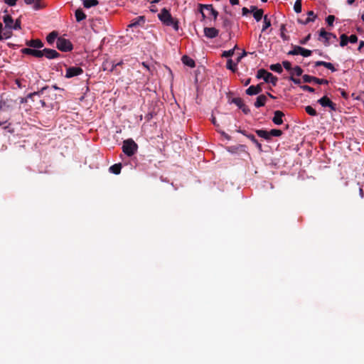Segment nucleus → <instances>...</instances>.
Instances as JSON below:
<instances>
[{
  "mask_svg": "<svg viewBox=\"0 0 364 364\" xmlns=\"http://www.w3.org/2000/svg\"><path fill=\"white\" fill-rule=\"evenodd\" d=\"M257 77L258 79H263L266 82L271 83L274 86L277 85L278 81V78L276 76L264 69H259L257 71Z\"/></svg>",
  "mask_w": 364,
  "mask_h": 364,
  "instance_id": "nucleus-3",
  "label": "nucleus"
},
{
  "mask_svg": "<svg viewBox=\"0 0 364 364\" xmlns=\"http://www.w3.org/2000/svg\"><path fill=\"white\" fill-rule=\"evenodd\" d=\"M284 116V114L282 111L277 110L274 113L272 122L277 125L282 124L283 123L282 117Z\"/></svg>",
  "mask_w": 364,
  "mask_h": 364,
  "instance_id": "nucleus-16",
  "label": "nucleus"
},
{
  "mask_svg": "<svg viewBox=\"0 0 364 364\" xmlns=\"http://www.w3.org/2000/svg\"><path fill=\"white\" fill-rule=\"evenodd\" d=\"M270 26H271L270 20L267 18V16H264L262 31L264 32L266 29H267Z\"/></svg>",
  "mask_w": 364,
  "mask_h": 364,
  "instance_id": "nucleus-32",
  "label": "nucleus"
},
{
  "mask_svg": "<svg viewBox=\"0 0 364 364\" xmlns=\"http://www.w3.org/2000/svg\"><path fill=\"white\" fill-rule=\"evenodd\" d=\"M319 37L320 38H318V40H321V38H323V43L325 44V46L329 45L330 37L336 38V35H333L331 33H328V32L326 31L324 28L321 29L320 33H319Z\"/></svg>",
  "mask_w": 364,
  "mask_h": 364,
  "instance_id": "nucleus-10",
  "label": "nucleus"
},
{
  "mask_svg": "<svg viewBox=\"0 0 364 364\" xmlns=\"http://www.w3.org/2000/svg\"><path fill=\"white\" fill-rule=\"evenodd\" d=\"M282 65L284 66V68L287 70H292V68H291V64L290 62L287 61V60H285V61H283L282 62Z\"/></svg>",
  "mask_w": 364,
  "mask_h": 364,
  "instance_id": "nucleus-45",
  "label": "nucleus"
},
{
  "mask_svg": "<svg viewBox=\"0 0 364 364\" xmlns=\"http://www.w3.org/2000/svg\"><path fill=\"white\" fill-rule=\"evenodd\" d=\"M237 48V45L235 46V47L229 50H225L223 51L222 54V57L224 58H229L234 55L235 50Z\"/></svg>",
  "mask_w": 364,
  "mask_h": 364,
  "instance_id": "nucleus-33",
  "label": "nucleus"
},
{
  "mask_svg": "<svg viewBox=\"0 0 364 364\" xmlns=\"http://www.w3.org/2000/svg\"><path fill=\"white\" fill-rule=\"evenodd\" d=\"M307 15H308V18L304 21H302L301 20L299 19L298 22L301 24L306 25L310 22L314 21L317 17V16L314 14V12L313 11H308Z\"/></svg>",
  "mask_w": 364,
  "mask_h": 364,
  "instance_id": "nucleus-19",
  "label": "nucleus"
},
{
  "mask_svg": "<svg viewBox=\"0 0 364 364\" xmlns=\"http://www.w3.org/2000/svg\"><path fill=\"white\" fill-rule=\"evenodd\" d=\"M294 10L296 13L299 14L301 12V1L296 0L294 5Z\"/></svg>",
  "mask_w": 364,
  "mask_h": 364,
  "instance_id": "nucleus-35",
  "label": "nucleus"
},
{
  "mask_svg": "<svg viewBox=\"0 0 364 364\" xmlns=\"http://www.w3.org/2000/svg\"><path fill=\"white\" fill-rule=\"evenodd\" d=\"M281 37H282L284 40H286V36L284 35V32H283V33H281Z\"/></svg>",
  "mask_w": 364,
  "mask_h": 364,
  "instance_id": "nucleus-64",
  "label": "nucleus"
},
{
  "mask_svg": "<svg viewBox=\"0 0 364 364\" xmlns=\"http://www.w3.org/2000/svg\"><path fill=\"white\" fill-rule=\"evenodd\" d=\"M183 65H187L190 68H194L196 63L193 59L188 57V55H183Z\"/></svg>",
  "mask_w": 364,
  "mask_h": 364,
  "instance_id": "nucleus-23",
  "label": "nucleus"
},
{
  "mask_svg": "<svg viewBox=\"0 0 364 364\" xmlns=\"http://www.w3.org/2000/svg\"><path fill=\"white\" fill-rule=\"evenodd\" d=\"M312 51L311 50L306 49L303 47L295 46L293 49L288 52L289 55H301L304 57H309L311 55Z\"/></svg>",
  "mask_w": 364,
  "mask_h": 364,
  "instance_id": "nucleus-5",
  "label": "nucleus"
},
{
  "mask_svg": "<svg viewBox=\"0 0 364 364\" xmlns=\"http://www.w3.org/2000/svg\"><path fill=\"white\" fill-rule=\"evenodd\" d=\"M310 38H311V34H309L304 39L300 41V43L301 44H306Z\"/></svg>",
  "mask_w": 364,
  "mask_h": 364,
  "instance_id": "nucleus-50",
  "label": "nucleus"
},
{
  "mask_svg": "<svg viewBox=\"0 0 364 364\" xmlns=\"http://www.w3.org/2000/svg\"><path fill=\"white\" fill-rule=\"evenodd\" d=\"M56 47L58 50L68 52L73 49V45L71 42L64 38H58L56 41Z\"/></svg>",
  "mask_w": 364,
  "mask_h": 364,
  "instance_id": "nucleus-4",
  "label": "nucleus"
},
{
  "mask_svg": "<svg viewBox=\"0 0 364 364\" xmlns=\"http://www.w3.org/2000/svg\"><path fill=\"white\" fill-rule=\"evenodd\" d=\"M223 27L225 28L226 29L230 28V26H231L230 20H229L228 18H223Z\"/></svg>",
  "mask_w": 364,
  "mask_h": 364,
  "instance_id": "nucleus-42",
  "label": "nucleus"
},
{
  "mask_svg": "<svg viewBox=\"0 0 364 364\" xmlns=\"http://www.w3.org/2000/svg\"><path fill=\"white\" fill-rule=\"evenodd\" d=\"M43 51V55H45L48 59H53L58 58L60 54L53 49L45 48L42 50Z\"/></svg>",
  "mask_w": 364,
  "mask_h": 364,
  "instance_id": "nucleus-15",
  "label": "nucleus"
},
{
  "mask_svg": "<svg viewBox=\"0 0 364 364\" xmlns=\"http://www.w3.org/2000/svg\"><path fill=\"white\" fill-rule=\"evenodd\" d=\"M302 78H303L304 82H307V83L314 82H316L319 85H322V84L328 85V81L326 79H320V78H317L316 77L310 76L308 75H303Z\"/></svg>",
  "mask_w": 364,
  "mask_h": 364,
  "instance_id": "nucleus-8",
  "label": "nucleus"
},
{
  "mask_svg": "<svg viewBox=\"0 0 364 364\" xmlns=\"http://www.w3.org/2000/svg\"><path fill=\"white\" fill-rule=\"evenodd\" d=\"M340 38H341V42H340L341 46L343 47L348 44V42L349 41L348 37L346 34H342Z\"/></svg>",
  "mask_w": 364,
  "mask_h": 364,
  "instance_id": "nucleus-38",
  "label": "nucleus"
},
{
  "mask_svg": "<svg viewBox=\"0 0 364 364\" xmlns=\"http://www.w3.org/2000/svg\"><path fill=\"white\" fill-rule=\"evenodd\" d=\"M48 87H43L39 92H34L33 93H30L28 95V97H33V95H40V94H42L43 93L44 90H46Z\"/></svg>",
  "mask_w": 364,
  "mask_h": 364,
  "instance_id": "nucleus-47",
  "label": "nucleus"
},
{
  "mask_svg": "<svg viewBox=\"0 0 364 364\" xmlns=\"http://www.w3.org/2000/svg\"><path fill=\"white\" fill-rule=\"evenodd\" d=\"M75 16L76 18V21L80 22L86 18L85 14L82 11L81 9H78L75 11Z\"/></svg>",
  "mask_w": 364,
  "mask_h": 364,
  "instance_id": "nucleus-24",
  "label": "nucleus"
},
{
  "mask_svg": "<svg viewBox=\"0 0 364 364\" xmlns=\"http://www.w3.org/2000/svg\"><path fill=\"white\" fill-rule=\"evenodd\" d=\"M150 11L151 12H156V9L154 7V5L152 4L151 6V9H150Z\"/></svg>",
  "mask_w": 364,
  "mask_h": 364,
  "instance_id": "nucleus-61",
  "label": "nucleus"
},
{
  "mask_svg": "<svg viewBox=\"0 0 364 364\" xmlns=\"http://www.w3.org/2000/svg\"><path fill=\"white\" fill-rule=\"evenodd\" d=\"M212 123H213L215 126H216V127H218V124H217V122H216L215 117H212Z\"/></svg>",
  "mask_w": 364,
  "mask_h": 364,
  "instance_id": "nucleus-60",
  "label": "nucleus"
},
{
  "mask_svg": "<svg viewBox=\"0 0 364 364\" xmlns=\"http://www.w3.org/2000/svg\"><path fill=\"white\" fill-rule=\"evenodd\" d=\"M137 149L138 145L133 139H129L124 141L122 151L127 156H133L137 151Z\"/></svg>",
  "mask_w": 364,
  "mask_h": 364,
  "instance_id": "nucleus-2",
  "label": "nucleus"
},
{
  "mask_svg": "<svg viewBox=\"0 0 364 364\" xmlns=\"http://www.w3.org/2000/svg\"><path fill=\"white\" fill-rule=\"evenodd\" d=\"M290 80H292L295 84H299L300 83V80L295 79L292 76L290 77Z\"/></svg>",
  "mask_w": 364,
  "mask_h": 364,
  "instance_id": "nucleus-54",
  "label": "nucleus"
},
{
  "mask_svg": "<svg viewBox=\"0 0 364 364\" xmlns=\"http://www.w3.org/2000/svg\"><path fill=\"white\" fill-rule=\"evenodd\" d=\"M240 109L245 114H248L250 112V109L245 104Z\"/></svg>",
  "mask_w": 364,
  "mask_h": 364,
  "instance_id": "nucleus-51",
  "label": "nucleus"
},
{
  "mask_svg": "<svg viewBox=\"0 0 364 364\" xmlns=\"http://www.w3.org/2000/svg\"><path fill=\"white\" fill-rule=\"evenodd\" d=\"M226 67L228 69L235 73L237 70V63H233L232 59H228L227 61Z\"/></svg>",
  "mask_w": 364,
  "mask_h": 364,
  "instance_id": "nucleus-30",
  "label": "nucleus"
},
{
  "mask_svg": "<svg viewBox=\"0 0 364 364\" xmlns=\"http://www.w3.org/2000/svg\"><path fill=\"white\" fill-rule=\"evenodd\" d=\"M4 23H5V28L11 31L14 30V19L9 15H6L3 17Z\"/></svg>",
  "mask_w": 364,
  "mask_h": 364,
  "instance_id": "nucleus-17",
  "label": "nucleus"
},
{
  "mask_svg": "<svg viewBox=\"0 0 364 364\" xmlns=\"http://www.w3.org/2000/svg\"><path fill=\"white\" fill-rule=\"evenodd\" d=\"M21 22L20 18H17L15 22H14V30H20L21 28Z\"/></svg>",
  "mask_w": 364,
  "mask_h": 364,
  "instance_id": "nucleus-44",
  "label": "nucleus"
},
{
  "mask_svg": "<svg viewBox=\"0 0 364 364\" xmlns=\"http://www.w3.org/2000/svg\"><path fill=\"white\" fill-rule=\"evenodd\" d=\"M250 81H251V79H250V78L247 79V80L244 82V85H245V86L248 85L250 83Z\"/></svg>",
  "mask_w": 364,
  "mask_h": 364,
  "instance_id": "nucleus-59",
  "label": "nucleus"
},
{
  "mask_svg": "<svg viewBox=\"0 0 364 364\" xmlns=\"http://www.w3.org/2000/svg\"><path fill=\"white\" fill-rule=\"evenodd\" d=\"M280 30H281V33H283L284 31V30H285V26L284 25H282Z\"/></svg>",
  "mask_w": 364,
  "mask_h": 364,
  "instance_id": "nucleus-62",
  "label": "nucleus"
},
{
  "mask_svg": "<svg viewBox=\"0 0 364 364\" xmlns=\"http://www.w3.org/2000/svg\"><path fill=\"white\" fill-rule=\"evenodd\" d=\"M348 41L350 43H355L358 41V37L356 35H350V37L348 38Z\"/></svg>",
  "mask_w": 364,
  "mask_h": 364,
  "instance_id": "nucleus-48",
  "label": "nucleus"
},
{
  "mask_svg": "<svg viewBox=\"0 0 364 364\" xmlns=\"http://www.w3.org/2000/svg\"><path fill=\"white\" fill-rule=\"evenodd\" d=\"M200 11L203 18L206 17V15L203 11L204 9L207 11L208 15L213 16L215 20L217 18L218 12L213 9L212 4H200Z\"/></svg>",
  "mask_w": 364,
  "mask_h": 364,
  "instance_id": "nucleus-6",
  "label": "nucleus"
},
{
  "mask_svg": "<svg viewBox=\"0 0 364 364\" xmlns=\"http://www.w3.org/2000/svg\"><path fill=\"white\" fill-rule=\"evenodd\" d=\"M363 46H364V41H360L359 42V46H358V50H361V48H362Z\"/></svg>",
  "mask_w": 364,
  "mask_h": 364,
  "instance_id": "nucleus-56",
  "label": "nucleus"
},
{
  "mask_svg": "<svg viewBox=\"0 0 364 364\" xmlns=\"http://www.w3.org/2000/svg\"><path fill=\"white\" fill-rule=\"evenodd\" d=\"M121 164H115L109 167V171L114 174H119L121 171Z\"/></svg>",
  "mask_w": 364,
  "mask_h": 364,
  "instance_id": "nucleus-28",
  "label": "nucleus"
},
{
  "mask_svg": "<svg viewBox=\"0 0 364 364\" xmlns=\"http://www.w3.org/2000/svg\"><path fill=\"white\" fill-rule=\"evenodd\" d=\"M256 134L259 136V137H262V138H264V139L266 140H269L270 139V134H269V132H267L266 130H262V129H258V130H256Z\"/></svg>",
  "mask_w": 364,
  "mask_h": 364,
  "instance_id": "nucleus-26",
  "label": "nucleus"
},
{
  "mask_svg": "<svg viewBox=\"0 0 364 364\" xmlns=\"http://www.w3.org/2000/svg\"><path fill=\"white\" fill-rule=\"evenodd\" d=\"M300 87L304 91H308L310 92H314V89L309 85H301Z\"/></svg>",
  "mask_w": 364,
  "mask_h": 364,
  "instance_id": "nucleus-46",
  "label": "nucleus"
},
{
  "mask_svg": "<svg viewBox=\"0 0 364 364\" xmlns=\"http://www.w3.org/2000/svg\"><path fill=\"white\" fill-rule=\"evenodd\" d=\"M243 134H245L251 141H252L258 148L259 151H262V144L257 140L255 136L253 134H245L244 132H242Z\"/></svg>",
  "mask_w": 364,
  "mask_h": 364,
  "instance_id": "nucleus-27",
  "label": "nucleus"
},
{
  "mask_svg": "<svg viewBox=\"0 0 364 364\" xmlns=\"http://www.w3.org/2000/svg\"><path fill=\"white\" fill-rule=\"evenodd\" d=\"M3 121H0V126L7 122V121L10 119V114L7 117H3Z\"/></svg>",
  "mask_w": 364,
  "mask_h": 364,
  "instance_id": "nucleus-52",
  "label": "nucleus"
},
{
  "mask_svg": "<svg viewBox=\"0 0 364 364\" xmlns=\"http://www.w3.org/2000/svg\"><path fill=\"white\" fill-rule=\"evenodd\" d=\"M21 52L23 54L31 55H33V56L36 57V58H41V57L43 56V51L39 50L33 49V48H23L21 50Z\"/></svg>",
  "mask_w": 364,
  "mask_h": 364,
  "instance_id": "nucleus-11",
  "label": "nucleus"
},
{
  "mask_svg": "<svg viewBox=\"0 0 364 364\" xmlns=\"http://www.w3.org/2000/svg\"><path fill=\"white\" fill-rule=\"evenodd\" d=\"M242 13L243 16H246L250 13V10L246 7H243L242 9Z\"/></svg>",
  "mask_w": 364,
  "mask_h": 364,
  "instance_id": "nucleus-53",
  "label": "nucleus"
},
{
  "mask_svg": "<svg viewBox=\"0 0 364 364\" xmlns=\"http://www.w3.org/2000/svg\"><path fill=\"white\" fill-rule=\"evenodd\" d=\"M232 102L235 104L240 109L244 105L243 100L240 97L233 98Z\"/></svg>",
  "mask_w": 364,
  "mask_h": 364,
  "instance_id": "nucleus-37",
  "label": "nucleus"
},
{
  "mask_svg": "<svg viewBox=\"0 0 364 364\" xmlns=\"http://www.w3.org/2000/svg\"><path fill=\"white\" fill-rule=\"evenodd\" d=\"M4 2L10 6H14L16 4L18 0H4Z\"/></svg>",
  "mask_w": 364,
  "mask_h": 364,
  "instance_id": "nucleus-49",
  "label": "nucleus"
},
{
  "mask_svg": "<svg viewBox=\"0 0 364 364\" xmlns=\"http://www.w3.org/2000/svg\"><path fill=\"white\" fill-rule=\"evenodd\" d=\"M270 137L272 136H280L282 134V132L280 129H273L269 132Z\"/></svg>",
  "mask_w": 364,
  "mask_h": 364,
  "instance_id": "nucleus-41",
  "label": "nucleus"
},
{
  "mask_svg": "<svg viewBox=\"0 0 364 364\" xmlns=\"http://www.w3.org/2000/svg\"><path fill=\"white\" fill-rule=\"evenodd\" d=\"M57 36H58V33L56 31H53V32L50 33L46 37L47 42L49 44H52L55 41Z\"/></svg>",
  "mask_w": 364,
  "mask_h": 364,
  "instance_id": "nucleus-29",
  "label": "nucleus"
},
{
  "mask_svg": "<svg viewBox=\"0 0 364 364\" xmlns=\"http://www.w3.org/2000/svg\"><path fill=\"white\" fill-rule=\"evenodd\" d=\"M159 18L166 26H171L176 31L178 30V21L172 18L170 13L166 9H163L158 15Z\"/></svg>",
  "mask_w": 364,
  "mask_h": 364,
  "instance_id": "nucleus-1",
  "label": "nucleus"
},
{
  "mask_svg": "<svg viewBox=\"0 0 364 364\" xmlns=\"http://www.w3.org/2000/svg\"><path fill=\"white\" fill-rule=\"evenodd\" d=\"M355 0H347V2L348 4H353L354 3Z\"/></svg>",
  "mask_w": 364,
  "mask_h": 364,
  "instance_id": "nucleus-63",
  "label": "nucleus"
},
{
  "mask_svg": "<svg viewBox=\"0 0 364 364\" xmlns=\"http://www.w3.org/2000/svg\"><path fill=\"white\" fill-rule=\"evenodd\" d=\"M262 91V85L258 84L257 85H251L245 91L247 95L252 96L260 93Z\"/></svg>",
  "mask_w": 364,
  "mask_h": 364,
  "instance_id": "nucleus-12",
  "label": "nucleus"
},
{
  "mask_svg": "<svg viewBox=\"0 0 364 364\" xmlns=\"http://www.w3.org/2000/svg\"><path fill=\"white\" fill-rule=\"evenodd\" d=\"M219 31L213 27L204 28V35L208 38H213L218 36Z\"/></svg>",
  "mask_w": 364,
  "mask_h": 364,
  "instance_id": "nucleus-13",
  "label": "nucleus"
},
{
  "mask_svg": "<svg viewBox=\"0 0 364 364\" xmlns=\"http://www.w3.org/2000/svg\"><path fill=\"white\" fill-rule=\"evenodd\" d=\"M230 1V3L234 6V5H237L239 4V0H229Z\"/></svg>",
  "mask_w": 364,
  "mask_h": 364,
  "instance_id": "nucleus-57",
  "label": "nucleus"
},
{
  "mask_svg": "<svg viewBox=\"0 0 364 364\" xmlns=\"http://www.w3.org/2000/svg\"><path fill=\"white\" fill-rule=\"evenodd\" d=\"M324 66L327 69L331 70L332 72H336V69L335 68L334 65L331 63H328L325 61H316L315 63V66Z\"/></svg>",
  "mask_w": 364,
  "mask_h": 364,
  "instance_id": "nucleus-22",
  "label": "nucleus"
},
{
  "mask_svg": "<svg viewBox=\"0 0 364 364\" xmlns=\"http://www.w3.org/2000/svg\"><path fill=\"white\" fill-rule=\"evenodd\" d=\"M249 10H250V12H252L254 14V12L256 10H259V9L255 6H251L250 9Z\"/></svg>",
  "mask_w": 364,
  "mask_h": 364,
  "instance_id": "nucleus-55",
  "label": "nucleus"
},
{
  "mask_svg": "<svg viewBox=\"0 0 364 364\" xmlns=\"http://www.w3.org/2000/svg\"><path fill=\"white\" fill-rule=\"evenodd\" d=\"M267 100V96L264 95H259L255 102V106L257 108L263 107Z\"/></svg>",
  "mask_w": 364,
  "mask_h": 364,
  "instance_id": "nucleus-21",
  "label": "nucleus"
},
{
  "mask_svg": "<svg viewBox=\"0 0 364 364\" xmlns=\"http://www.w3.org/2000/svg\"><path fill=\"white\" fill-rule=\"evenodd\" d=\"M326 21L328 26H333L335 21V16L333 15H329L326 17Z\"/></svg>",
  "mask_w": 364,
  "mask_h": 364,
  "instance_id": "nucleus-43",
  "label": "nucleus"
},
{
  "mask_svg": "<svg viewBox=\"0 0 364 364\" xmlns=\"http://www.w3.org/2000/svg\"><path fill=\"white\" fill-rule=\"evenodd\" d=\"M12 36V31L3 27V24L0 22V41L9 39Z\"/></svg>",
  "mask_w": 364,
  "mask_h": 364,
  "instance_id": "nucleus-14",
  "label": "nucleus"
},
{
  "mask_svg": "<svg viewBox=\"0 0 364 364\" xmlns=\"http://www.w3.org/2000/svg\"><path fill=\"white\" fill-rule=\"evenodd\" d=\"M291 70H292V73L291 74L292 75H296V76L301 75L302 73H303L302 69L299 66H298V65H296L294 68H292Z\"/></svg>",
  "mask_w": 364,
  "mask_h": 364,
  "instance_id": "nucleus-39",
  "label": "nucleus"
},
{
  "mask_svg": "<svg viewBox=\"0 0 364 364\" xmlns=\"http://www.w3.org/2000/svg\"><path fill=\"white\" fill-rule=\"evenodd\" d=\"M33 3V9L35 10H39L45 7L44 3L41 2V0H35Z\"/></svg>",
  "mask_w": 364,
  "mask_h": 364,
  "instance_id": "nucleus-36",
  "label": "nucleus"
},
{
  "mask_svg": "<svg viewBox=\"0 0 364 364\" xmlns=\"http://www.w3.org/2000/svg\"><path fill=\"white\" fill-rule=\"evenodd\" d=\"M117 67V65L112 61L110 60H105L102 63V68L104 70H108L110 72H112L114 68Z\"/></svg>",
  "mask_w": 364,
  "mask_h": 364,
  "instance_id": "nucleus-20",
  "label": "nucleus"
},
{
  "mask_svg": "<svg viewBox=\"0 0 364 364\" xmlns=\"http://www.w3.org/2000/svg\"><path fill=\"white\" fill-rule=\"evenodd\" d=\"M318 102L323 107H329L331 110L336 109V105L333 103L328 97L323 96L318 100Z\"/></svg>",
  "mask_w": 364,
  "mask_h": 364,
  "instance_id": "nucleus-9",
  "label": "nucleus"
},
{
  "mask_svg": "<svg viewBox=\"0 0 364 364\" xmlns=\"http://www.w3.org/2000/svg\"><path fill=\"white\" fill-rule=\"evenodd\" d=\"M35 1V0H24L25 4L27 5H30L33 4Z\"/></svg>",
  "mask_w": 364,
  "mask_h": 364,
  "instance_id": "nucleus-58",
  "label": "nucleus"
},
{
  "mask_svg": "<svg viewBox=\"0 0 364 364\" xmlns=\"http://www.w3.org/2000/svg\"><path fill=\"white\" fill-rule=\"evenodd\" d=\"M83 73V70L80 67H70L66 69L65 77L70 78L75 76H78Z\"/></svg>",
  "mask_w": 364,
  "mask_h": 364,
  "instance_id": "nucleus-7",
  "label": "nucleus"
},
{
  "mask_svg": "<svg viewBox=\"0 0 364 364\" xmlns=\"http://www.w3.org/2000/svg\"><path fill=\"white\" fill-rule=\"evenodd\" d=\"M26 44L29 47L35 48H41L43 46V43L40 39L28 41H26Z\"/></svg>",
  "mask_w": 364,
  "mask_h": 364,
  "instance_id": "nucleus-18",
  "label": "nucleus"
},
{
  "mask_svg": "<svg viewBox=\"0 0 364 364\" xmlns=\"http://www.w3.org/2000/svg\"><path fill=\"white\" fill-rule=\"evenodd\" d=\"M270 69L272 71H274L278 73H281L282 72V65L279 63L273 64L270 65Z\"/></svg>",
  "mask_w": 364,
  "mask_h": 364,
  "instance_id": "nucleus-34",
  "label": "nucleus"
},
{
  "mask_svg": "<svg viewBox=\"0 0 364 364\" xmlns=\"http://www.w3.org/2000/svg\"><path fill=\"white\" fill-rule=\"evenodd\" d=\"M99 4V1L97 0H84L83 6L86 9H90L93 6H96Z\"/></svg>",
  "mask_w": 364,
  "mask_h": 364,
  "instance_id": "nucleus-25",
  "label": "nucleus"
},
{
  "mask_svg": "<svg viewBox=\"0 0 364 364\" xmlns=\"http://www.w3.org/2000/svg\"><path fill=\"white\" fill-rule=\"evenodd\" d=\"M305 110L311 116H316L317 114L316 111L311 106H306Z\"/></svg>",
  "mask_w": 364,
  "mask_h": 364,
  "instance_id": "nucleus-40",
  "label": "nucleus"
},
{
  "mask_svg": "<svg viewBox=\"0 0 364 364\" xmlns=\"http://www.w3.org/2000/svg\"><path fill=\"white\" fill-rule=\"evenodd\" d=\"M263 14H264L263 10L262 9H259V10H256L254 12L253 16L257 21H259L263 16Z\"/></svg>",
  "mask_w": 364,
  "mask_h": 364,
  "instance_id": "nucleus-31",
  "label": "nucleus"
}]
</instances>
